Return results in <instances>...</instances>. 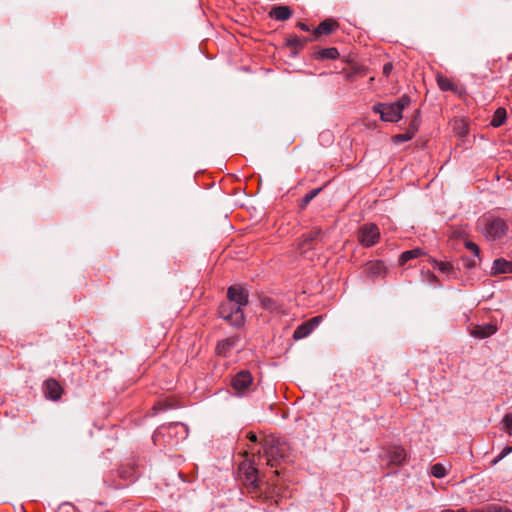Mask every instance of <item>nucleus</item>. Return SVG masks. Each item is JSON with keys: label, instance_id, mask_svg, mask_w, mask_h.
<instances>
[{"label": "nucleus", "instance_id": "nucleus-13", "mask_svg": "<svg viewBox=\"0 0 512 512\" xmlns=\"http://www.w3.org/2000/svg\"><path fill=\"white\" fill-rule=\"evenodd\" d=\"M291 15H292V12L289 9V7H287V6L274 7L271 12V16L279 21H285V20L289 19Z\"/></svg>", "mask_w": 512, "mask_h": 512}, {"label": "nucleus", "instance_id": "nucleus-36", "mask_svg": "<svg viewBox=\"0 0 512 512\" xmlns=\"http://www.w3.org/2000/svg\"><path fill=\"white\" fill-rule=\"evenodd\" d=\"M466 266H467L468 268L475 267V266H476V262H475L474 260L469 261V262H467V263H466Z\"/></svg>", "mask_w": 512, "mask_h": 512}, {"label": "nucleus", "instance_id": "nucleus-17", "mask_svg": "<svg viewBox=\"0 0 512 512\" xmlns=\"http://www.w3.org/2000/svg\"><path fill=\"white\" fill-rule=\"evenodd\" d=\"M336 26V21L332 19H327L321 22L318 28L315 30L316 34H329L333 31Z\"/></svg>", "mask_w": 512, "mask_h": 512}, {"label": "nucleus", "instance_id": "nucleus-18", "mask_svg": "<svg viewBox=\"0 0 512 512\" xmlns=\"http://www.w3.org/2000/svg\"><path fill=\"white\" fill-rule=\"evenodd\" d=\"M312 331L313 330L310 328L309 324L305 322L295 329L293 337L296 340H300L310 335Z\"/></svg>", "mask_w": 512, "mask_h": 512}, {"label": "nucleus", "instance_id": "nucleus-29", "mask_svg": "<svg viewBox=\"0 0 512 512\" xmlns=\"http://www.w3.org/2000/svg\"><path fill=\"white\" fill-rule=\"evenodd\" d=\"M321 321H322V316H316L306 322L309 324L310 328L312 330H314L321 323Z\"/></svg>", "mask_w": 512, "mask_h": 512}, {"label": "nucleus", "instance_id": "nucleus-30", "mask_svg": "<svg viewBox=\"0 0 512 512\" xmlns=\"http://www.w3.org/2000/svg\"><path fill=\"white\" fill-rule=\"evenodd\" d=\"M512 452V446L511 447H505L503 448L502 452L499 454V456L493 461L494 464L502 460L505 456H507L509 453Z\"/></svg>", "mask_w": 512, "mask_h": 512}, {"label": "nucleus", "instance_id": "nucleus-27", "mask_svg": "<svg viewBox=\"0 0 512 512\" xmlns=\"http://www.w3.org/2000/svg\"><path fill=\"white\" fill-rule=\"evenodd\" d=\"M502 424L505 430L511 435L512 434V413L506 414L502 419Z\"/></svg>", "mask_w": 512, "mask_h": 512}, {"label": "nucleus", "instance_id": "nucleus-4", "mask_svg": "<svg viewBox=\"0 0 512 512\" xmlns=\"http://www.w3.org/2000/svg\"><path fill=\"white\" fill-rule=\"evenodd\" d=\"M285 452L286 446L279 440L269 439L264 443V456L271 467L276 466L277 461L285 456Z\"/></svg>", "mask_w": 512, "mask_h": 512}, {"label": "nucleus", "instance_id": "nucleus-37", "mask_svg": "<svg viewBox=\"0 0 512 512\" xmlns=\"http://www.w3.org/2000/svg\"><path fill=\"white\" fill-rule=\"evenodd\" d=\"M271 302H272V301H271L270 299H268V300H264V301H263V304H264V306H265L266 308H270V304H271Z\"/></svg>", "mask_w": 512, "mask_h": 512}, {"label": "nucleus", "instance_id": "nucleus-7", "mask_svg": "<svg viewBox=\"0 0 512 512\" xmlns=\"http://www.w3.org/2000/svg\"><path fill=\"white\" fill-rule=\"evenodd\" d=\"M252 375L248 371H240L232 379V386L238 393L245 392L252 384Z\"/></svg>", "mask_w": 512, "mask_h": 512}, {"label": "nucleus", "instance_id": "nucleus-8", "mask_svg": "<svg viewBox=\"0 0 512 512\" xmlns=\"http://www.w3.org/2000/svg\"><path fill=\"white\" fill-rule=\"evenodd\" d=\"M381 457L386 458L391 464L400 465L406 459V452L401 446L394 445L387 448Z\"/></svg>", "mask_w": 512, "mask_h": 512}, {"label": "nucleus", "instance_id": "nucleus-23", "mask_svg": "<svg viewBox=\"0 0 512 512\" xmlns=\"http://www.w3.org/2000/svg\"><path fill=\"white\" fill-rule=\"evenodd\" d=\"M320 191H321V188H317V189H313L310 192H308L307 194H305V196L302 198L300 207L301 208L306 207L310 203V201L312 199H314L319 194Z\"/></svg>", "mask_w": 512, "mask_h": 512}, {"label": "nucleus", "instance_id": "nucleus-21", "mask_svg": "<svg viewBox=\"0 0 512 512\" xmlns=\"http://www.w3.org/2000/svg\"><path fill=\"white\" fill-rule=\"evenodd\" d=\"M506 117V111L503 108H498L493 116V119L491 121V125L493 127H499L503 124Z\"/></svg>", "mask_w": 512, "mask_h": 512}, {"label": "nucleus", "instance_id": "nucleus-34", "mask_svg": "<svg viewBox=\"0 0 512 512\" xmlns=\"http://www.w3.org/2000/svg\"><path fill=\"white\" fill-rule=\"evenodd\" d=\"M249 439H250V441H252V442H256V441H257V436H256V434H254V433H250V434H249Z\"/></svg>", "mask_w": 512, "mask_h": 512}, {"label": "nucleus", "instance_id": "nucleus-20", "mask_svg": "<svg viewBox=\"0 0 512 512\" xmlns=\"http://www.w3.org/2000/svg\"><path fill=\"white\" fill-rule=\"evenodd\" d=\"M384 268L381 262H371L367 265L366 270L369 276H377L383 272Z\"/></svg>", "mask_w": 512, "mask_h": 512}, {"label": "nucleus", "instance_id": "nucleus-6", "mask_svg": "<svg viewBox=\"0 0 512 512\" xmlns=\"http://www.w3.org/2000/svg\"><path fill=\"white\" fill-rule=\"evenodd\" d=\"M239 470L243 476L244 484L252 489L259 487L258 471L255 467L250 464L243 463L239 467Z\"/></svg>", "mask_w": 512, "mask_h": 512}, {"label": "nucleus", "instance_id": "nucleus-11", "mask_svg": "<svg viewBox=\"0 0 512 512\" xmlns=\"http://www.w3.org/2000/svg\"><path fill=\"white\" fill-rule=\"evenodd\" d=\"M434 267L443 273L448 279L456 278L457 273L453 265L449 262L433 260Z\"/></svg>", "mask_w": 512, "mask_h": 512}, {"label": "nucleus", "instance_id": "nucleus-26", "mask_svg": "<svg viewBox=\"0 0 512 512\" xmlns=\"http://www.w3.org/2000/svg\"><path fill=\"white\" fill-rule=\"evenodd\" d=\"M464 245L469 251L473 253L475 257L480 258V249L476 243L467 240L465 241Z\"/></svg>", "mask_w": 512, "mask_h": 512}, {"label": "nucleus", "instance_id": "nucleus-33", "mask_svg": "<svg viewBox=\"0 0 512 512\" xmlns=\"http://www.w3.org/2000/svg\"><path fill=\"white\" fill-rule=\"evenodd\" d=\"M442 512H469L465 509H458V510H452V509H446V510H443Z\"/></svg>", "mask_w": 512, "mask_h": 512}, {"label": "nucleus", "instance_id": "nucleus-25", "mask_svg": "<svg viewBox=\"0 0 512 512\" xmlns=\"http://www.w3.org/2000/svg\"><path fill=\"white\" fill-rule=\"evenodd\" d=\"M413 138V132L407 131L404 134H399L393 137L394 143H402L409 141Z\"/></svg>", "mask_w": 512, "mask_h": 512}, {"label": "nucleus", "instance_id": "nucleus-16", "mask_svg": "<svg viewBox=\"0 0 512 512\" xmlns=\"http://www.w3.org/2000/svg\"><path fill=\"white\" fill-rule=\"evenodd\" d=\"M320 233V230H314L303 235L302 240L299 242V249L301 250V253L305 252V246L316 240L320 236Z\"/></svg>", "mask_w": 512, "mask_h": 512}, {"label": "nucleus", "instance_id": "nucleus-24", "mask_svg": "<svg viewBox=\"0 0 512 512\" xmlns=\"http://www.w3.org/2000/svg\"><path fill=\"white\" fill-rule=\"evenodd\" d=\"M321 56L327 59H336L339 56V52L336 48H326L322 50Z\"/></svg>", "mask_w": 512, "mask_h": 512}, {"label": "nucleus", "instance_id": "nucleus-35", "mask_svg": "<svg viewBox=\"0 0 512 512\" xmlns=\"http://www.w3.org/2000/svg\"><path fill=\"white\" fill-rule=\"evenodd\" d=\"M299 27L304 31H309V27L304 23H299Z\"/></svg>", "mask_w": 512, "mask_h": 512}, {"label": "nucleus", "instance_id": "nucleus-10", "mask_svg": "<svg viewBox=\"0 0 512 512\" xmlns=\"http://www.w3.org/2000/svg\"><path fill=\"white\" fill-rule=\"evenodd\" d=\"M497 332V327L493 324H485L476 326L472 331L471 335L478 339H484L490 337Z\"/></svg>", "mask_w": 512, "mask_h": 512}, {"label": "nucleus", "instance_id": "nucleus-28", "mask_svg": "<svg viewBox=\"0 0 512 512\" xmlns=\"http://www.w3.org/2000/svg\"><path fill=\"white\" fill-rule=\"evenodd\" d=\"M169 431H172V430H175V431H178V430H181V432L183 433V437H186L187 436V427L182 424V423H175V424H171L169 425L168 427Z\"/></svg>", "mask_w": 512, "mask_h": 512}, {"label": "nucleus", "instance_id": "nucleus-31", "mask_svg": "<svg viewBox=\"0 0 512 512\" xmlns=\"http://www.w3.org/2000/svg\"><path fill=\"white\" fill-rule=\"evenodd\" d=\"M417 128H418V123H417V120L415 119L410 124V127H409L408 131L413 132V135H414L416 130H417Z\"/></svg>", "mask_w": 512, "mask_h": 512}, {"label": "nucleus", "instance_id": "nucleus-12", "mask_svg": "<svg viewBox=\"0 0 512 512\" xmlns=\"http://www.w3.org/2000/svg\"><path fill=\"white\" fill-rule=\"evenodd\" d=\"M238 337H230L218 343L216 350L219 355H226L232 348L237 346Z\"/></svg>", "mask_w": 512, "mask_h": 512}, {"label": "nucleus", "instance_id": "nucleus-9", "mask_svg": "<svg viewBox=\"0 0 512 512\" xmlns=\"http://www.w3.org/2000/svg\"><path fill=\"white\" fill-rule=\"evenodd\" d=\"M45 395L51 400H58L62 394V388L54 379H48L44 385Z\"/></svg>", "mask_w": 512, "mask_h": 512}, {"label": "nucleus", "instance_id": "nucleus-1", "mask_svg": "<svg viewBox=\"0 0 512 512\" xmlns=\"http://www.w3.org/2000/svg\"><path fill=\"white\" fill-rule=\"evenodd\" d=\"M248 291L241 285H233L228 288V302L220 305V316L232 326L240 327L244 324L242 307L248 304Z\"/></svg>", "mask_w": 512, "mask_h": 512}, {"label": "nucleus", "instance_id": "nucleus-32", "mask_svg": "<svg viewBox=\"0 0 512 512\" xmlns=\"http://www.w3.org/2000/svg\"><path fill=\"white\" fill-rule=\"evenodd\" d=\"M391 71H392V64H390V63L385 64L384 67H383V73L386 76H388Z\"/></svg>", "mask_w": 512, "mask_h": 512}, {"label": "nucleus", "instance_id": "nucleus-19", "mask_svg": "<svg viewBox=\"0 0 512 512\" xmlns=\"http://www.w3.org/2000/svg\"><path fill=\"white\" fill-rule=\"evenodd\" d=\"M423 255V251L420 248H416L413 250L405 251L400 256V264H405L408 260L417 258Z\"/></svg>", "mask_w": 512, "mask_h": 512}, {"label": "nucleus", "instance_id": "nucleus-3", "mask_svg": "<svg viewBox=\"0 0 512 512\" xmlns=\"http://www.w3.org/2000/svg\"><path fill=\"white\" fill-rule=\"evenodd\" d=\"M410 103V98L403 95L394 103H378L374 106V111L380 114L383 121L397 122L402 118V111Z\"/></svg>", "mask_w": 512, "mask_h": 512}, {"label": "nucleus", "instance_id": "nucleus-15", "mask_svg": "<svg viewBox=\"0 0 512 512\" xmlns=\"http://www.w3.org/2000/svg\"><path fill=\"white\" fill-rule=\"evenodd\" d=\"M512 263L504 260V259H496L493 262L492 271L495 274L498 273H507L511 271Z\"/></svg>", "mask_w": 512, "mask_h": 512}, {"label": "nucleus", "instance_id": "nucleus-14", "mask_svg": "<svg viewBox=\"0 0 512 512\" xmlns=\"http://www.w3.org/2000/svg\"><path fill=\"white\" fill-rule=\"evenodd\" d=\"M436 79L437 84L442 91H452L454 93H459L457 86L453 84L448 78L438 74Z\"/></svg>", "mask_w": 512, "mask_h": 512}, {"label": "nucleus", "instance_id": "nucleus-2", "mask_svg": "<svg viewBox=\"0 0 512 512\" xmlns=\"http://www.w3.org/2000/svg\"><path fill=\"white\" fill-rule=\"evenodd\" d=\"M509 226L505 219L497 216L485 217L480 225V232L487 241L499 242L508 233Z\"/></svg>", "mask_w": 512, "mask_h": 512}, {"label": "nucleus", "instance_id": "nucleus-5", "mask_svg": "<svg viewBox=\"0 0 512 512\" xmlns=\"http://www.w3.org/2000/svg\"><path fill=\"white\" fill-rule=\"evenodd\" d=\"M380 233L376 225L365 224L359 232V241L362 245L369 247L379 239Z\"/></svg>", "mask_w": 512, "mask_h": 512}, {"label": "nucleus", "instance_id": "nucleus-22", "mask_svg": "<svg viewBox=\"0 0 512 512\" xmlns=\"http://www.w3.org/2000/svg\"><path fill=\"white\" fill-rule=\"evenodd\" d=\"M430 473L432 476H434L436 478H443L446 476L447 469L443 464L436 463V464L432 465V467L430 469Z\"/></svg>", "mask_w": 512, "mask_h": 512}]
</instances>
